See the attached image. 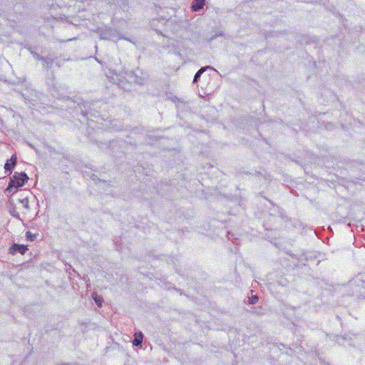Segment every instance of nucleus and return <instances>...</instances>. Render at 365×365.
<instances>
[{
  "instance_id": "1",
  "label": "nucleus",
  "mask_w": 365,
  "mask_h": 365,
  "mask_svg": "<svg viewBox=\"0 0 365 365\" xmlns=\"http://www.w3.org/2000/svg\"><path fill=\"white\" fill-rule=\"evenodd\" d=\"M29 180V177L24 173H15L11 178L6 188L10 192H16L18 187H22Z\"/></svg>"
},
{
  "instance_id": "2",
  "label": "nucleus",
  "mask_w": 365,
  "mask_h": 365,
  "mask_svg": "<svg viewBox=\"0 0 365 365\" xmlns=\"http://www.w3.org/2000/svg\"><path fill=\"white\" fill-rule=\"evenodd\" d=\"M28 250V247L24 245L14 244L9 250V254L14 255L16 252H20L21 255H24Z\"/></svg>"
},
{
  "instance_id": "3",
  "label": "nucleus",
  "mask_w": 365,
  "mask_h": 365,
  "mask_svg": "<svg viewBox=\"0 0 365 365\" xmlns=\"http://www.w3.org/2000/svg\"><path fill=\"white\" fill-rule=\"evenodd\" d=\"M17 158L15 155H12L9 160H7L4 165L5 171H9V173L14 169L16 164Z\"/></svg>"
},
{
  "instance_id": "4",
  "label": "nucleus",
  "mask_w": 365,
  "mask_h": 365,
  "mask_svg": "<svg viewBox=\"0 0 365 365\" xmlns=\"http://www.w3.org/2000/svg\"><path fill=\"white\" fill-rule=\"evenodd\" d=\"M205 4V0H193L192 5H191L192 11H197L202 9L204 7Z\"/></svg>"
},
{
  "instance_id": "5",
  "label": "nucleus",
  "mask_w": 365,
  "mask_h": 365,
  "mask_svg": "<svg viewBox=\"0 0 365 365\" xmlns=\"http://www.w3.org/2000/svg\"><path fill=\"white\" fill-rule=\"evenodd\" d=\"M92 297L96 304L99 307H101L103 302V298L101 296L98 295L96 293H93L92 294Z\"/></svg>"
},
{
  "instance_id": "6",
  "label": "nucleus",
  "mask_w": 365,
  "mask_h": 365,
  "mask_svg": "<svg viewBox=\"0 0 365 365\" xmlns=\"http://www.w3.org/2000/svg\"><path fill=\"white\" fill-rule=\"evenodd\" d=\"M143 342V336L141 334L135 335V337L133 341L134 346H139Z\"/></svg>"
},
{
  "instance_id": "7",
  "label": "nucleus",
  "mask_w": 365,
  "mask_h": 365,
  "mask_svg": "<svg viewBox=\"0 0 365 365\" xmlns=\"http://www.w3.org/2000/svg\"><path fill=\"white\" fill-rule=\"evenodd\" d=\"M205 70H206V68H205V67H202V68H200V70H199V71L195 73V76H194L193 82H197V81L199 80V78H200V77L201 74H202V73H204V72L205 71Z\"/></svg>"
},
{
  "instance_id": "8",
  "label": "nucleus",
  "mask_w": 365,
  "mask_h": 365,
  "mask_svg": "<svg viewBox=\"0 0 365 365\" xmlns=\"http://www.w3.org/2000/svg\"><path fill=\"white\" fill-rule=\"evenodd\" d=\"M258 301V297L256 295H253L250 298V303L254 304Z\"/></svg>"
},
{
  "instance_id": "9",
  "label": "nucleus",
  "mask_w": 365,
  "mask_h": 365,
  "mask_svg": "<svg viewBox=\"0 0 365 365\" xmlns=\"http://www.w3.org/2000/svg\"><path fill=\"white\" fill-rule=\"evenodd\" d=\"M26 236V238L31 241H33L35 239V235H33L30 232H27Z\"/></svg>"
}]
</instances>
